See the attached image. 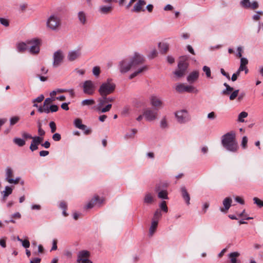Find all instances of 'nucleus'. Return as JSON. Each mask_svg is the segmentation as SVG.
<instances>
[{
	"label": "nucleus",
	"mask_w": 263,
	"mask_h": 263,
	"mask_svg": "<svg viewBox=\"0 0 263 263\" xmlns=\"http://www.w3.org/2000/svg\"><path fill=\"white\" fill-rule=\"evenodd\" d=\"M143 57L138 53H135L133 56L123 59L118 64V68L122 74L128 72L132 69L137 68L143 63Z\"/></svg>",
	"instance_id": "nucleus-1"
},
{
	"label": "nucleus",
	"mask_w": 263,
	"mask_h": 263,
	"mask_svg": "<svg viewBox=\"0 0 263 263\" xmlns=\"http://www.w3.org/2000/svg\"><path fill=\"white\" fill-rule=\"evenodd\" d=\"M222 145L229 151L236 152L238 148L235 139V134L233 132L228 133L222 137Z\"/></svg>",
	"instance_id": "nucleus-2"
},
{
	"label": "nucleus",
	"mask_w": 263,
	"mask_h": 263,
	"mask_svg": "<svg viewBox=\"0 0 263 263\" xmlns=\"http://www.w3.org/2000/svg\"><path fill=\"white\" fill-rule=\"evenodd\" d=\"M46 25L47 28L51 31H57L60 30L62 25L60 15L56 13L51 14L47 19Z\"/></svg>",
	"instance_id": "nucleus-3"
},
{
	"label": "nucleus",
	"mask_w": 263,
	"mask_h": 263,
	"mask_svg": "<svg viewBox=\"0 0 263 263\" xmlns=\"http://www.w3.org/2000/svg\"><path fill=\"white\" fill-rule=\"evenodd\" d=\"M115 87L112 80L108 79L101 85L98 91L101 96H107L114 92Z\"/></svg>",
	"instance_id": "nucleus-4"
},
{
	"label": "nucleus",
	"mask_w": 263,
	"mask_h": 263,
	"mask_svg": "<svg viewBox=\"0 0 263 263\" xmlns=\"http://www.w3.org/2000/svg\"><path fill=\"white\" fill-rule=\"evenodd\" d=\"M175 90L179 93L184 92L197 93L198 90L193 86L186 85L183 83H178L175 86Z\"/></svg>",
	"instance_id": "nucleus-5"
},
{
	"label": "nucleus",
	"mask_w": 263,
	"mask_h": 263,
	"mask_svg": "<svg viewBox=\"0 0 263 263\" xmlns=\"http://www.w3.org/2000/svg\"><path fill=\"white\" fill-rule=\"evenodd\" d=\"M111 104L107 102L106 96H102L98 100V104L97 109L101 112H105L110 110L111 108Z\"/></svg>",
	"instance_id": "nucleus-6"
},
{
	"label": "nucleus",
	"mask_w": 263,
	"mask_h": 263,
	"mask_svg": "<svg viewBox=\"0 0 263 263\" xmlns=\"http://www.w3.org/2000/svg\"><path fill=\"white\" fill-rule=\"evenodd\" d=\"M143 116L147 121L151 122L158 118V114L156 110L147 108L143 110Z\"/></svg>",
	"instance_id": "nucleus-7"
},
{
	"label": "nucleus",
	"mask_w": 263,
	"mask_h": 263,
	"mask_svg": "<svg viewBox=\"0 0 263 263\" xmlns=\"http://www.w3.org/2000/svg\"><path fill=\"white\" fill-rule=\"evenodd\" d=\"M29 52L32 54H37L40 50L41 41L39 39H34L27 41Z\"/></svg>",
	"instance_id": "nucleus-8"
},
{
	"label": "nucleus",
	"mask_w": 263,
	"mask_h": 263,
	"mask_svg": "<svg viewBox=\"0 0 263 263\" xmlns=\"http://www.w3.org/2000/svg\"><path fill=\"white\" fill-rule=\"evenodd\" d=\"M83 92L86 95H92L96 90V85L93 82L87 80L84 82L82 85Z\"/></svg>",
	"instance_id": "nucleus-9"
},
{
	"label": "nucleus",
	"mask_w": 263,
	"mask_h": 263,
	"mask_svg": "<svg viewBox=\"0 0 263 263\" xmlns=\"http://www.w3.org/2000/svg\"><path fill=\"white\" fill-rule=\"evenodd\" d=\"M150 104L156 109H160L164 106V103L162 99L155 95H151L149 98Z\"/></svg>",
	"instance_id": "nucleus-10"
},
{
	"label": "nucleus",
	"mask_w": 263,
	"mask_h": 263,
	"mask_svg": "<svg viewBox=\"0 0 263 263\" xmlns=\"http://www.w3.org/2000/svg\"><path fill=\"white\" fill-rule=\"evenodd\" d=\"M64 53L62 50H59L55 51L53 55V66L57 67L63 62L64 59Z\"/></svg>",
	"instance_id": "nucleus-11"
},
{
	"label": "nucleus",
	"mask_w": 263,
	"mask_h": 263,
	"mask_svg": "<svg viewBox=\"0 0 263 263\" xmlns=\"http://www.w3.org/2000/svg\"><path fill=\"white\" fill-rule=\"evenodd\" d=\"M31 139L32 141L29 148L32 152H33L38 148V145L43 142L44 138L42 137L34 136Z\"/></svg>",
	"instance_id": "nucleus-12"
},
{
	"label": "nucleus",
	"mask_w": 263,
	"mask_h": 263,
	"mask_svg": "<svg viewBox=\"0 0 263 263\" xmlns=\"http://www.w3.org/2000/svg\"><path fill=\"white\" fill-rule=\"evenodd\" d=\"M13 176V171L9 168L7 167L6 169V180L11 184H16L20 181V177H17L15 179H12L11 177Z\"/></svg>",
	"instance_id": "nucleus-13"
},
{
	"label": "nucleus",
	"mask_w": 263,
	"mask_h": 263,
	"mask_svg": "<svg viewBox=\"0 0 263 263\" xmlns=\"http://www.w3.org/2000/svg\"><path fill=\"white\" fill-rule=\"evenodd\" d=\"M178 70L174 72V74L178 78L182 77L185 73L187 64L184 62H179L178 64Z\"/></svg>",
	"instance_id": "nucleus-14"
},
{
	"label": "nucleus",
	"mask_w": 263,
	"mask_h": 263,
	"mask_svg": "<svg viewBox=\"0 0 263 263\" xmlns=\"http://www.w3.org/2000/svg\"><path fill=\"white\" fill-rule=\"evenodd\" d=\"M103 198H99L98 196H95L93 198L88 202L86 205V208L87 209L92 208L95 205H100L103 202Z\"/></svg>",
	"instance_id": "nucleus-15"
},
{
	"label": "nucleus",
	"mask_w": 263,
	"mask_h": 263,
	"mask_svg": "<svg viewBox=\"0 0 263 263\" xmlns=\"http://www.w3.org/2000/svg\"><path fill=\"white\" fill-rule=\"evenodd\" d=\"M240 5L245 8H250L253 10H255L258 7V4L257 2L254 1L251 3L249 0H242L240 2Z\"/></svg>",
	"instance_id": "nucleus-16"
},
{
	"label": "nucleus",
	"mask_w": 263,
	"mask_h": 263,
	"mask_svg": "<svg viewBox=\"0 0 263 263\" xmlns=\"http://www.w3.org/2000/svg\"><path fill=\"white\" fill-rule=\"evenodd\" d=\"M73 123L77 128L84 130L85 134L88 135L90 133V129L87 128L86 126L82 124V121L80 119H75Z\"/></svg>",
	"instance_id": "nucleus-17"
},
{
	"label": "nucleus",
	"mask_w": 263,
	"mask_h": 263,
	"mask_svg": "<svg viewBox=\"0 0 263 263\" xmlns=\"http://www.w3.org/2000/svg\"><path fill=\"white\" fill-rule=\"evenodd\" d=\"M187 112L185 110L178 111L175 113V116L178 122L184 123L187 120Z\"/></svg>",
	"instance_id": "nucleus-18"
},
{
	"label": "nucleus",
	"mask_w": 263,
	"mask_h": 263,
	"mask_svg": "<svg viewBox=\"0 0 263 263\" xmlns=\"http://www.w3.org/2000/svg\"><path fill=\"white\" fill-rule=\"evenodd\" d=\"M146 5V2L144 0H138L136 4L134 5L132 11L135 12H140L144 11V9L143 7Z\"/></svg>",
	"instance_id": "nucleus-19"
},
{
	"label": "nucleus",
	"mask_w": 263,
	"mask_h": 263,
	"mask_svg": "<svg viewBox=\"0 0 263 263\" xmlns=\"http://www.w3.org/2000/svg\"><path fill=\"white\" fill-rule=\"evenodd\" d=\"M81 53L79 49L70 51L67 55V59L70 61H73L78 59Z\"/></svg>",
	"instance_id": "nucleus-20"
},
{
	"label": "nucleus",
	"mask_w": 263,
	"mask_h": 263,
	"mask_svg": "<svg viewBox=\"0 0 263 263\" xmlns=\"http://www.w3.org/2000/svg\"><path fill=\"white\" fill-rule=\"evenodd\" d=\"M232 202V199L230 197H227L224 199L222 204L224 208H221L220 211L222 212H227L231 207Z\"/></svg>",
	"instance_id": "nucleus-21"
},
{
	"label": "nucleus",
	"mask_w": 263,
	"mask_h": 263,
	"mask_svg": "<svg viewBox=\"0 0 263 263\" xmlns=\"http://www.w3.org/2000/svg\"><path fill=\"white\" fill-rule=\"evenodd\" d=\"M148 69V67L146 65H142L140 67L138 68V69L136 70H135L134 72H133L129 76V79H132L134 77L138 76L139 74H140L145 71H146Z\"/></svg>",
	"instance_id": "nucleus-22"
},
{
	"label": "nucleus",
	"mask_w": 263,
	"mask_h": 263,
	"mask_svg": "<svg viewBox=\"0 0 263 263\" xmlns=\"http://www.w3.org/2000/svg\"><path fill=\"white\" fill-rule=\"evenodd\" d=\"M99 12L102 14H107L112 11V7L111 5L108 6H101L98 9Z\"/></svg>",
	"instance_id": "nucleus-23"
},
{
	"label": "nucleus",
	"mask_w": 263,
	"mask_h": 263,
	"mask_svg": "<svg viewBox=\"0 0 263 263\" xmlns=\"http://www.w3.org/2000/svg\"><path fill=\"white\" fill-rule=\"evenodd\" d=\"M240 255L239 253L237 252H234L229 254V258L230 259L229 263H240V261L237 259V257Z\"/></svg>",
	"instance_id": "nucleus-24"
},
{
	"label": "nucleus",
	"mask_w": 263,
	"mask_h": 263,
	"mask_svg": "<svg viewBox=\"0 0 263 263\" xmlns=\"http://www.w3.org/2000/svg\"><path fill=\"white\" fill-rule=\"evenodd\" d=\"M199 77V72L197 71H194L191 72L187 77V80L190 83H193Z\"/></svg>",
	"instance_id": "nucleus-25"
},
{
	"label": "nucleus",
	"mask_w": 263,
	"mask_h": 263,
	"mask_svg": "<svg viewBox=\"0 0 263 263\" xmlns=\"http://www.w3.org/2000/svg\"><path fill=\"white\" fill-rule=\"evenodd\" d=\"M78 17L80 23L82 25H84L86 23V14L84 11H80L78 14Z\"/></svg>",
	"instance_id": "nucleus-26"
},
{
	"label": "nucleus",
	"mask_w": 263,
	"mask_h": 263,
	"mask_svg": "<svg viewBox=\"0 0 263 263\" xmlns=\"http://www.w3.org/2000/svg\"><path fill=\"white\" fill-rule=\"evenodd\" d=\"M16 48L19 52H24L28 49V45L27 44V42L26 43L24 42H19L16 44Z\"/></svg>",
	"instance_id": "nucleus-27"
},
{
	"label": "nucleus",
	"mask_w": 263,
	"mask_h": 263,
	"mask_svg": "<svg viewBox=\"0 0 263 263\" xmlns=\"http://www.w3.org/2000/svg\"><path fill=\"white\" fill-rule=\"evenodd\" d=\"M89 256V252L87 251L83 250L79 252L78 255V261H80L82 259L87 258Z\"/></svg>",
	"instance_id": "nucleus-28"
},
{
	"label": "nucleus",
	"mask_w": 263,
	"mask_h": 263,
	"mask_svg": "<svg viewBox=\"0 0 263 263\" xmlns=\"http://www.w3.org/2000/svg\"><path fill=\"white\" fill-rule=\"evenodd\" d=\"M181 191L183 199L185 200L187 204H190V197L186 189L184 187H182Z\"/></svg>",
	"instance_id": "nucleus-29"
},
{
	"label": "nucleus",
	"mask_w": 263,
	"mask_h": 263,
	"mask_svg": "<svg viewBox=\"0 0 263 263\" xmlns=\"http://www.w3.org/2000/svg\"><path fill=\"white\" fill-rule=\"evenodd\" d=\"M13 188L9 186L5 187V190L2 193L3 194V199L5 200L6 198L12 194Z\"/></svg>",
	"instance_id": "nucleus-30"
},
{
	"label": "nucleus",
	"mask_w": 263,
	"mask_h": 263,
	"mask_svg": "<svg viewBox=\"0 0 263 263\" xmlns=\"http://www.w3.org/2000/svg\"><path fill=\"white\" fill-rule=\"evenodd\" d=\"M158 222L156 220H152L151 226L149 228V234L150 235L152 236L154 233H155L157 226H158Z\"/></svg>",
	"instance_id": "nucleus-31"
},
{
	"label": "nucleus",
	"mask_w": 263,
	"mask_h": 263,
	"mask_svg": "<svg viewBox=\"0 0 263 263\" xmlns=\"http://www.w3.org/2000/svg\"><path fill=\"white\" fill-rule=\"evenodd\" d=\"M159 48L161 52L165 53L168 50L169 46L166 43H160L159 44Z\"/></svg>",
	"instance_id": "nucleus-32"
},
{
	"label": "nucleus",
	"mask_w": 263,
	"mask_h": 263,
	"mask_svg": "<svg viewBox=\"0 0 263 263\" xmlns=\"http://www.w3.org/2000/svg\"><path fill=\"white\" fill-rule=\"evenodd\" d=\"M160 127L162 129H165L168 128V124L167 120L165 116L162 117V119H161L160 121Z\"/></svg>",
	"instance_id": "nucleus-33"
},
{
	"label": "nucleus",
	"mask_w": 263,
	"mask_h": 263,
	"mask_svg": "<svg viewBox=\"0 0 263 263\" xmlns=\"http://www.w3.org/2000/svg\"><path fill=\"white\" fill-rule=\"evenodd\" d=\"M13 142L18 146L22 147L25 145L26 141L24 139L20 138H14L13 140Z\"/></svg>",
	"instance_id": "nucleus-34"
},
{
	"label": "nucleus",
	"mask_w": 263,
	"mask_h": 263,
	"mask_svg": "<svg viewBox=\"0 0 263 263\" xmlns=\"http://www.w3.org/2000/svg\"><path fill=\"white\" fill-rule=\"evenodd\" d=\"M95 104V101L93 99H85L81 102L82 106H91Z\"/></svg>",
	"instance_id": "nucleus-35"
},
{
	"label": "nucleus",
	"mask_w": 263,
	"mask_h": 263,
	"mask_svg": "<svg viewBox=\"0 0 263 263\" xmlns=\"http://www.w3.org/2000/svg\"><path fill=\"white\" fill-rule=\"evenodd\" d=\"M248 115V113L246 111L241 112L238 115V121L240 122H243L245 121L244 118L247 117Z\"/></svg>",
	"instance_id": "nucleus-36"
},
{
	"label": "nucleus",
	"mask_w": 263,
	"mask_h": 263,
	"mask_svg": "<svg viewBox=\"0 0 263 263\" xmlns=\"http://www.w3.org/2000/svg\"><path fill=\"white\" fill-rule=\"evenodd\" d=\"M202 70L205 72L206 78H212L211 71L210 68L209 67L204 66H203Z\"/></svg>",
	"instance_id": "nucleus-37"
},
{
	"label": "nucleus",
	"mask_w": 263,
	"mask_h": 263,
	"mask_svg": "<svg viewBox=\"0 0 263 263\" xmlns=\"http://www.w3.org/2000/svg\"><path fill=\"white\" fill-rule=\"evenodd\" d=\"M153 197L151 194H146L145 195L144 201L146 203H151L153 202Z\"/></svg>",
	"instance_id": "nucleus-38"
},
{
	"label": "nucleus",
	"mask_w": 263,
	"mask_h": 263,
	"mask_svg": "<svg viewBox=\"0 0 263 263\" xmlns=\"http://www.w3.org/2000/svg\"><path fill=\"white\" fill-rule=\"evenodd\" d=\"M158 197L161 199H167V192L166 191H161L158 193Z\"/></svg>",
	"instance_id": "nucleus-39"
},
{
	"label": "nucleus",
	"mask_w": 263,
	"mask_h": 263,
	"mask_svg": "<svg viewBox=\"0 0 263 263\" xmlns=\"http://www.w3.org/2000/svg\"><path fill=\"white\" fill-rule=\"evenodd\" d=\"M263 15V12L261 11H257L256 14H255L252 18L254 21H258L260 19V17Z\"/></svg>",
	"instance_id": "nucleus-40"
},
{
	"label": "nucleus",
	"mask_w": 263,
	"mask_h": 263,
	"mask_svg": "<svg viewBox=\"0 0 263 263\" xmlns=\"http://www.w3.org/2000/svg\"><path fill=\"white\" fill-rule=\"evenodd\" d=\"M20 117L18 116H14L10 119V125H13L18 122Z\"/></svg>",
	"instance_id": "nucleus-41"
},
{
	"label": "nucleus",
	"mask_w": 263,
	"mask_h": 263,
	"mask_svg": "<svg viewBox=\"0 0 263 263\" xmlns=\"http://www.w3.org/2000/svg\"><path fill=\"white\" fill-rule=\"evenodd\" d=\"M248 143V138L246 136H243L242 138L241 142V146L243 149H246L247 147Z\"/></svg>",
	"instance_id": "nucleus-42"
},
{
	"label": "nucleus",
	"mask_w": 263,
	"mask_h": 263,
	"mask_svg": "<svg viewBox=\"0 0 263 263\" xmlns=\"http://www.w3.org/2000/svg\"><path fill=\"white\" fill-rule=\"evenodd\" d=\"M38 111L41 112H46V113H49V110H48V107L43 105V106H40L38 108Z\"/></svg>",
	"instance_id": "nucleus-43"
},
{
	"label": "nucleus",
	"mask_w": 263,
	"mask_h": 263,
	"mask_svg": "<svg viewBox=\"0 0 263 263\" xmlns=\"http://www.w3.org/2000/svg\"><path fill=\"white\" fill-rule=\"evenodd\" d=\"M161 212L157 210L154 214L153 220H156L158 222V221L160 219V218H161Z\"/></svg>",
	"instance_id": "nucleus-44"
},
{
	"label": "nucleus",
	"mask_w": 263,
	"mask_h": 263,
	"mask_svg": "<svg viewBox=\"0 0 263 263\" xmlns=\"http://www.w3.org/2000/svg\"><path fill=\"white\" fill-rule=\"evenodd\" d=\"M242 71H245V73L247 74L248 73L249 70L247 66H243L240 64L237 71H238L240 73V72Z\"/></svg>",
	"instance_id": "nucleus-45"
},
{
	"label": "nucleus",
	"mask_w": 263,
	"mask_h": 263,
	"mask_svg": "<svg viewBox=\"0 0 263 263\" xmlns=\"http://www.w3.org/2000/svg\"><path fill=\"white\" fill-rule=\"evenodd\" d=\"M92 73L94 76L98 77L100 73V69L99 67L95 66L92 69Z\"/></svg>",
	"instance_id": "nucleus-46"
},
{
	"label": "nucleus",
	"mask_w": 263,
	"mask_h": 263,
	"mask_svg": "<svg viewBox=\"0 0 263 263\" xmlns=\"http://www.w3.org/2000/svg\"><path fill=\"white\" fill-rule=\"evenodd\" d=\"M45 134V131L41 127V124H39V125H38V134H39L38 137H43Z\"/></svg>",
	"instance_id": "nucleus-47"
},
{
	"label": "nucleus",
	"mask_w": 263,
	"mask_h": 263,
	"mask_svg": "<svg viewBox=\"0 0 263 263\" xmlns=\"http://www.w3.org/2000/svg\"><path fill=\"white\" fill-rule=\"evenodd\" d=\"M253 201L255 204H256L259 206H263V201L258 199L257 197H254L253 198Z\"/></svg>",
	"instance_id": "nucleus-48"
},
{
	"label": "nucleus",
	"mask_w": 263,
	"mask_h": 263,
	"mask_svg": "<svg viewBox=\"0 0 263 263\" xmlns=\"http://www.w3.org/2000/svg\"><path fill=\"white\" fill-rule=\"evenodd\" d=\"M160 207L162 211H163L164 212H167V207L166 203L165 201H163L161 203V204L160 205Z\"/></svg>",
	"instance_id": "nucleus-49"
},
{
	"label": "nucleus",
	"mask_w": 263,
	"mask_h": 263,
	"mask_svg": "<svg viewBox=\"0 0 263 263\" xmlns=\"http://www.w3.org/2000/svg\"><path fill=\"white\" fill-rule=\"evenodd\" d=\"M49 126L51 129V132L52 133H54L57 129L55 123L53 121H51L49 123Z\"/></svg>",
	"instance_id": "nucleus-50"
},
{
	"label": "nucleus",
	"mask_w": 263,
	"mask_h": 263,
	"mask_svg": "<svg viewBox=\"0 0 263 263\" xmlns=\"http://www.w3.org/2000/svg\"><path fill=\"white\" fill-rule=\"evenodd\" d=\"M59 107L56 105H52L49 107H48V110L50 112H56L58 110Z\"/></svg>",
	"instance_id": "nucleus-51"
},
{
	"label": "nucleus",
	"mask_w": 263,
	"mask_h": 263,
	"mask_svg": "<svg viewBox=\"0 0 263 263\" xmlns=\"http://www.w3.org/2000/svg\"><path fill=\"white\" fill-rule=\"evenodd\" d=\"M238 91L239 90H236L235 91H234L232 93L231 95H230V99L231 100H234L236 97L238 96Z\"/></svg>",
	"instance_id": "nucleus-52"
},
{
	"label": "nucleus",
	"mask_w": 263,
	"mask_h": 263,
	"mask_svg": "<svg viewBox=\"0 0 263 263\" xmlns=\"http://www.w3.org/2000/svg\"><path fill=\"white\" fill-rule=\"evenodd\" d=\"M44 95H41L38 97H37L36 99H34L33 100V103H36V102L40 103V102H41L44 100Z\"/></svg>",
	"instance_id": "nucleus-53"
},
{
	"label": "nucleus",
	"mask_w": 263,
	"mask_h": 263,
	"mask_svg": "<svg viewBox=\"0 0 263 263\" xmlns=\"http://www.w3.org/2000/svg\"><path fill=\"white\" fill-rule=\"evenodd\" d=\"M224 86L226 87V89L223 91V93H227V91H232L233 90L232 87L226 83L224 84Z\"/></svg>",
	"instance_id": "nucleus-54"
},
{
	"label": "nucleus",
	"mask_w": 263,
	"mask_h": 263,
	"mask_svg": "<svg viewBox=\"0 0 263 263\" xmlns=\"http://www.w3.org/2000/svg\"><path fill=\"white\" fill-rule=\"evenodd\" d=\"M61 137L59 133H55L52 136V139L55 141H59L61 140Z\"/></svg>",
	"instance_id": "nucleus-55"
},
{
	"label": "nucleus",
	"mask_w": 263,
	"mask_h": 263,
	"mask_svg": "<svg viewBox=\"0 0 263 263\" xmlns=\"http://www.w3.org/2000/svg\"><path fill=\"white\" fill-rule=\"evenodd\" d=\"M21 242L25 248H28L30 247V242L27 239L23 240Z\"/></svg>",
	"instance_id": "nucleus-56"
},
{
	"label": "nucleus",
	"mask_w": 263,
	"mask_h": 263,
	"mask_svg": "<svg viewBox=\"0 0 263 263\" xmlns=\"http://www.w3.org/2000/svg\"><path fill=\"white\" fill-rule=\"evenodd\" d=\"M22 136L25 139H31L33 137L30 134H29L27 132H23L22 133Z\"/></svg>",
	"instance_id": "nucleus-57"
},
{
	"label": "nucleus",
	"mask_w": 263,
	"mask_h": 263,
	"mask_svg": "<svg viewBox=\"0 0 263 263\" xmlns=\"http://www.w3.org/2000/svg\"><path fill=\"white\" fill-rule=\"evenodd\" d=\"M54 98H46L44 102V106H47L48 105L50 104L52 101H54Z\"/></svg>",
	"instance_id": "nucleus-58"
},
{
	"label": "nucleus",
	"mask_w": 263,
	"mask_h": 263,
	"mask_svg": "<svg viewBox=\"0 0 263 263\" xmlns=\"http://www.w3.org/2000/svg\"><path fill=\"white\" fill-rule=\"evenodd\" d=\"M0 245L4 248L6 247V238L2 237L0 239Z\"/></svg>",
	"instance_id": "nucleus-59"
},
{
	"label": "nucleus",
	"mask_w": 263,
	"mask_h": 263,
	"mask_svg": "<svg viewBox=\"0 0 263 263\" xmlns=\"http://www.w3.org/2000/svg\"><path fill=\"white\" fill-rule=\"evenodd\" d=\"M0 22L3 25L6 27L9 25V22L7 19L4 18H0Z\"/></svg>",
	"instance_id": "nucleus-60"
},
{
	"label": "nucleus",
	"mask_w": 263,
	"mask_h": 263,
	"mask_svg": "<svg viewBox=\"0 0 263 263\" xmlns=\"http://www.w3.org/2000/svg\"><path fill=\"white\" fill-rule=\"evenodd\" d=\"M248 64V60L245 58H240V64L243 66H247Z\"/></svg>",
	"instance_id": "nucleus-61"
},
{
	"label": "nucleus",
	"mask_w": 263,
	"mask_h": 263,
	"mask_svg": "<svg viewBox=\"0 0 263 263\" xmlns=\"http://www.w3.org/2000/svg\"><path fill=\"white\" fill-rule=\"evenodd\" d=\"M239 74H240V73L238 71H236V73H233L232 76V78H231L232 81L233 82L236 81V80L237 79V78L239 76Z\"/></svg>",
	"instance_id": "nucleus-62"
},
{
	"label": "nucleus",
	"mask_w": 263,
	"mask_h": 263,
	"mask_svg": "<svg viewBox=\"0 0 263 263\" xmlns=\"http://www.w3.org/2000/svg\"><path fill=\"white\" fill-rule=\"evenodd\" d=\"M216 117L214 111H212L208 114V118L211 120L214 119Z\"/></svg>",
	"instance_id": "nucleus-63"
},
{
	"label": "nucleus",
	"mask_w": 263,
	"mask_h": 263,
	"mask_svg": "<svg viewBox=\"0 0 263 263\" xmlns=\"http://www.w3.org/2000/svg\"><path fill=\"white\" fill-rule=\"evenodd\" d=\"M11 217L14 219H20L21 217V215L19 212H16L11 215Z\"/></svg>",
	"instance_id": "nucleus-64"
}]
</instances>
